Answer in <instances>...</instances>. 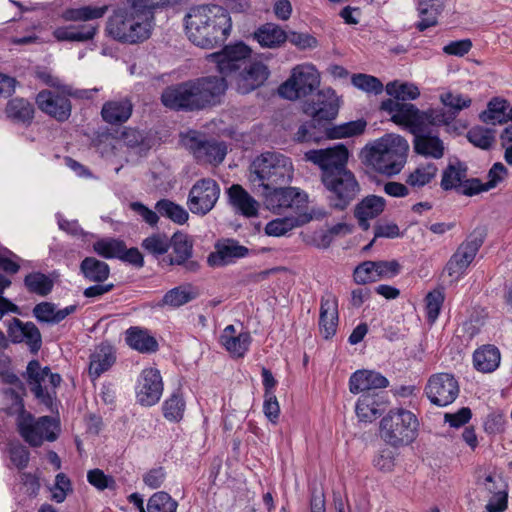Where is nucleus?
Returning <instances> with one entry per match:
<instances>
[{
  "instance_id": "f257e3e1",
  "label": "nucleus",
  "mask_w": 512,
  "mask_h": 512,
  "mask_svg": "<svg viewBox=\"0 0 512 512\" xmlns=\"http://www.w3.org/2000/svg\"><path fill=\"white\" fill-rule=\"evenodd\" d=\"M184 22L188 39L196 46L206 49L223 44L232 28L229 12L218 5L192 7Z\"/></svg>"
},
{
  "instance_id": "f03ea898",
  "label": "nucleus",
  "mask_w": 512,
  "mask_h": 512,
  "mask_svg": "<svg viewBox=\"0 0 512 512\" xmlns=\"http://www.w3.org/2000/svg\"><path fill=\"white\" fill-rule=\"evenodd\" d=\"M128 5L114 10L106 22L108 36L121 43L136 44L147 40L151 25L147 21L152 12L142 0H127Z\"/></svg>"
},
{
  "instance_id": "7ed1b4c3",
  "label": "nucleus",
  "mask_w": 512,
  "mask_h": 512,
  "mask_svg": "<svg viewBox=\"0 0 512 512\" xmlns=\"http://www.w3.org/2000/svg\"><path fill=\"white\" fill-rule=\"evenodd\" d=\"M409 150L407 140L397 134L380 138L366 153V164L375 171L392 176L404 167Z\"/></svg>"
},
{
  "instance_id": "20e7f679",
  "label": "nucleus",
  "mask_w": 512,
  "mask_h": 512,
  "mask_svg": "<svg viewBox=\"0 0 512 512\" xmlns=\"http://www.w3.org/2000/svg\"><path fill=\"white\" fill-rule=\"evenodd\" d=\"M109 6H82L66 9L62 18L65 21L76 22L77 24L58 27L53 31V36L58 41L87 42L92 40L98 31V24L90 21L102 18L108 11Z\"/></svg>"
},
{
  "instance_id": "39448f33",
  "label": "nucleus",
  "mask_w": 512,
  "mask_h": 512,
  "mask_svg": "<svg viewBox=\"0 0 512 512\" xmlns=\"http://www.w3.org/2000/svg\"><path fill=\"white\" fill-rule=\"evenodd\" d=\"M292 173L290 158L277 152H265L252 162L250 181L270 190L271 187L288 184Z\"/></svg>"
},
{
  "instance_id": "423d86ee",
  "label": "nucleus",
  "mask_w": 512,
  "mask_h": 512,
  "mask_svg": "<svg viewBox=\"0 0 512 512\" xmlns=\"http://www.w3.org/2000/svg\"><path fill=\"white\" fill-rule=\"evenodd\" d=\"M418 426V419L411 411L392 409L380 421V437L394 448L403 447L416 439Z\"/></svg>"
},
{
  "instance_id": "0eeeda50",
  "label": "nucleus",
  "mask_w": 512,
  "mask_h": 512,
  "mask_svg": "<svg viewBox=\"0 0 512 512\" xmlns=\"http://www.w3.org/2000/svg\"><path fill=\"white\" fill-rule=\"evenodd\" d=\"M20 412L16 419L17 431L23 440L31 447H40L44 441L54 442L61 433L60 420L58 417L41 416L35 418L30 412L24 409L22 399Z\"/></svg>"
},
{
  "instance_id": "6e6552de",
  "label": "nucleus",
  "mask_w": 512,
  "mask_h": 512,
  "mask_svg": "<svg viewBox=\"0 0 512 512\" xmlns=\"http://www.w3.org/2000/svg\"><path fill=\"white\" fill-rule=\"evenodd\" d=\"M26 380L38 403L51 413L58 414L56 388L62 381L60 374L52 373L47 366L41 367L38 360H31L26 368Z\"/></svg>"
},
{
  "instance_id": "1a4fd4ad",
  "label": "nucleus",
  "mask_w": 512,
  "mask_h": 512,
  "mask_svg": "<svg viewBox=\"0 0 512 512\" xmlns=\"http://www.w3.org/2000/svg\"><path fill=\"white\" fill-rule=\"evenodd\" d=\"M327 191V201L332 209L344 211L357 197L361 188L354 173L347 169L321 180Z\"/></svg>"
},
{
  "instance_id": "9d476101",
  "label": "nucleus",
  "mask_w": 512,
  "mask_h": 512,
  "mask_svg": "<svg viewBox=\"0 0 512 512\" xmlns=\"http://www.w3.org/2000/svg\"><path fill=\"white\" fill-rule=\"evenodd\" d=\"M320 85V75L310 64L298 65L292 69L290 77L280 85L279 95L288 100H296L310 95Z\"/></svg>"
},
{
  "instance_id": "9b49d317",
  "label": "nucleus",
  "mask_w": 512,
  "mask_h": 512,
  "mask_svg": "<svg viewBox=\"0 0 512 512\" xmlns=\"http://www.w3.org/2000/svg\"><path fill=\"white\" fill-rule=\"evenodd\" d=\"M304 158L320 168L322 180L348 169L349 151L344 144L339 143L324 149L309 150Z\"/></svg>"
},
{
  "instance_id": "f8f14e48",
  "label": "nucleus",
  "mask_w": 512,
  "mask_h": 512,
  "mask_svg": "<svg viewBox=\"0 0 512 512\" xmlns=\"http://www.w3.org/2000/svg\"><path fill=\"white\" fill-rule=\"evenodd\" d=\"M161 102L174 111H201L195 79L166 87L161 94Z\"/></svg>"
},
{
  "instance_id": "ddd939ff",
  "label": "nucleus",
  "mask_w": 512,
  "mask_h": 512,
  "mask_svg": "<svg viewBox=\"0 0 512 512\" xmlns=\"http://www.w3.org/2000/svg\"><path fill=\"white\" fill-rule=\"evenodd\" d=\"M302 109L317 121V125L328 128L339 113L340 100L332 88H325L319 90L311 100L305 101Z\"/></svg>"
},
{
  "instance_id": "4468645a",
  "label": "nucleus",
  "mask_w": 512,
  "mask_h": 512,
  "mask_svg": "<svg viewBox=\"0 0 512 512\" xmlns=\"http://www.w3.org/2000/svg\"><path fill=\"white\" fill-rule=\"evenodd\" d=\"M484 243L481 232L473 231L463 241L446 264L445 270L450 277L458 279L474 260L477 252Z\"/></svg>"
},
{
  "instance_id": "2eb2a0df",
  "label": "nucleus",
  "mask_w": 512,
  "mask_h": 512,
  "mask_svg": "<svg viewBox=\"0 0 512 512\" xmlns=\"http://www.w3.org/2000/svg\"><path fill=\"white\" fill-rule=\"evenodd\" d=\"M459 384L449 373H437L429 377L425 394L433 405L445 407L453 403L459 395Z\"/></svg>"
},
{
  "instance_id": "dca6fc26",
  "label": "nucleus",
  "mask_w": 512,
  "mask_h": 512,
  "mask_svg": "<svg viewBox=\"0 0 512 512\" xmlns=\"http://www.w3.org/2000/svg\"><path fill=\"white\" fill-rule=\"evenodd\" d=\"M220 187L213 179H200L190 189L187 205L193 214L206 215L215 206Z\"/></svg>"
},
{
  "instance_id": "f3484780",
  "label": "nucleus",
  "mask_w": 512,
  "mask_h": 512,
  "mask_svg": "<svg viewBox=\"0 0 512 512\" xmlns=\"http://www.w3.org/2000/svg\"><path fill=\"white\" fill-rule=\"evenodd\" d=\"M250 54L251 49L243 42H239L225 46L220 52L211 54V58L216 63L221 77L226 79L246 65Z\"/></svg>"
},
{
  "instance_id": "a211bd4d",
  "label": "nucleus",
  "mask_w": 512,
  "mask_h": 512,
  "mask_svg": "<svg viewBox=\"0 0 512 512\" xmlns=\"http://www.w3.org/2000/svg\"><path fill=\"white\" fill-rule=\"evenodd\" d=\"M380 110L391 115V121L395 124L409 127L413 133L422 131V111L414 104L399 102L388 98L381 102Z\"/></svg>"
},
{
  "instance_id": "6ab92c4d",
  "label": "nucleus",
  "mask_w": 512,
  "mask_h": 512,
  "mask_svg": "<svg viewBox=\"0 0 512 512\" xmlns=\"http://www.w3.org/2000/svg\"><path fill=\"white\" fill-rule=\"evenodd\" d=\"M186 146L199 163L220 164L227 153L224 142L208 140L204 136L193 135L187 138Z\"/></svg>"
},
{
  "instance_id": "aec40b11",
  "label": "nucleus",
  "mask_w": 512,
  "mask_h": 512,
  "mask_svg": "<svg viewBox=\"0 0 512 512\" xmlns=\"http://www.w3.org/2000/svg\"><path fill=\"white\" fill-rule=\"evenodd\" d=\"M171 240V248L173 255H167L163 258V263L173 266H183L188 272H196L199 270L200 265L198 261L192 260L193 255V242L189 236L180 231L175 232Z\"/></svg>"
},
{
  "instance_id": "412c9836",
  "label": "nucleus",
  "mask_w": 512,
  "mask_h": 512,
  "mask_svg": "<svg viewBox=\"0 0 512 512\" xmlns=\"http://www.w3.org/2000/svg\"><path fill=\"white\" fill-rule=\"evenodd\" d=\"M201 110L219 105L228 88L221 76H203L195 79Z\"/></svg>"
},
{
  "instance_id": "4be33fe9",
  "label": "nucleus",
  "mask_w": 512,
  "mask_h": 512,
  "mask_svg": "<svg viewBox=\"0 0 512 512\" xmlns=\"http://www.w3.org/2000/svg\"><path fill=\"white\" fill-rule=\"evenodd\" d=\"M163 392L162 377L158 369L146 368L139 377L136 387V397L143 406L156 404Z\"/></svg>"
},
{
  "instance_id": "5701e85b",
  "label": "nucleus",
  "mask_w": 512,
  "mask_h": 512,
  "mask_svg": "<svg viewBox=\"0 0 512 512\" xmlns=\"http://www.w3.org/2000/svg\"><path fill=\"white\" fill-rule=\"evenodd\" d=\"M248 255L249 249L246 246L240 245L233 238H225L215 243V251L209 254L207 263L211 267H223Z\"/></svg>"
},
{
  "instance_id": "b1692460",
  "label": "nucleus",
  "mask_w": 512,
  "mask_h": 512,
  "mask_svg": "<svg viewBox=\"0 0 512 512\" xmlns=\"http://www.w3.org/2000/svg\"><path fill=\"white\" fill-rule=\"evenodd\" d=\"M265 191L266 207L278 214L284 208L299 207L301 203L306 201V195L294 187H282L280 185Z\"/></svg>"
},
{
  "instance_id": "393cba45",
  "label": "nucleus",
  "mask_w": 512,
  "mask_h": 512,
  "mask_svg": "<svg viewBox=\"0 0 512 512\" xmlns=\"http://www.w3.org/2000/svg\"><path fill=\"white\" fill-rule=\"evenodd\" d=\"M38 108L59 122L68 120L71 115L72 105L70 100L60 94L49 90H42L36 96Z\"/></svg>"
},
{
  "instance_id": "a878e982",
  "label": "nucleus",
  "mask_w": 512,
  "mask_h": 512,
  "mask_svg": "<svg viewBox=\"0 0 512 512\" xmlns=\"http://www.w3.org/2000/svg\"><path fill=\"white\" fill-rule=\"evenodd\" d=\"M467 175V164L456 159L453 162H449V164L443 170L440 186L444 191L455 190L460 194L473 196L474 194L467 193L469 188L468 182L471 179L468 178Z\"/></svg>"
},
{
  "instance_id": "bb28decb",
  "label": "nucleus",
  "mask_w": 512,
  "mask_h": 512,
  "mask_svg": "<svg viewBox=\"0 0 512 512\" xmlns=\"http://www.w3.org/2000/svg\"><path fill=\"white\" fill-rule=\"evenodd\" d=\"M269 76V70L261 62H252L245 65L243 70L236 76L237 91L241 94H248L264 84Z\"/></svg>"
},
{
  "instance_id": "cd10ccee",
  "label": "nucleus",
  "mask_w": 512,
  "mask_h": 512,
  "mask_svg": "<svg viewBox=\"0 0 512 512\" xmlns=\"http://www.w3.org/2000/svg\"><path fill=\"white\" fill-rule=\"evenodd\" d=\"M388 385L389 381L385 376L369 370H358L349 380V389L353 394L376 393V389L386 388Z\"/></svg>"
},
{
  "instance_id": "c85d7f7f",
  "label": "nucleus",
  "mask_w": 512,
  "mask_h": 512,
  "mask_svg": "<svg viewBox=\"0 0 512 512\" xmlns=\"http://www.w3.org/2000/svg\"><path fill=\"white\" fill-rule=\"evenodd\" d=\"M386 200L377 195H368L358 202L354 208V217L359 227L367 231L370 228L369 220L378 217L385 209Z\"/></svg>"
},
{
  "instance_id": "c756f323",
  "label": "nucleus",
  "mask_w": 512,
  "mask_h": 512,
  "mask_svg": "<svg viewBox=\"0 0 512 512\" xmlns=\"http://www.w3.org/2000/svg\"><path fill=\"white\" fill-rule=\"evenodd\" d=\"M252 338L248 331L236 334L234 325H228L220 335V343L232 357L242 358L251 344Z\"/></svg>"
},
{
  "instance_id": "7c9ffc66",
  "label": "nucleus",
  "mask_w": 512,
  "mask_h": 512,
  "mask_svg": "<svg viewBox=\"0 0 512 512\" xmlns=\"http://www.w3.org/2000/svg\"><path fill=\"white\" fill-rule=\"evenodd\" d=\"M229 203L243 216H258L259 203L239 184H233L227 190Z\"/></svg>"
},
{
  "instance_id": "2f4dec72",
  "label": "nucleus",
  "mask_w": 512,
  "mask_h": 512,
  "mask_svg": "<svg viewBox=\"0 0 512 512\" xmlns=\"http://www.w3.org/2000/svg\"><path fill=\"white\" fill-rule=\"evenodd\" d=\"M4 112L11 122L28 127L34 119L35 108L28 100L15 97L7 102Z\"/></svg>"
},
{
  "instance_id": "473e14b6",
  "label": "nucleus",
  "mask_w": 512,
  "mask_h": 512,
  "mask_svg": "<svg viewBox=\"0 0 512 512\" xmlns=\"http://www.w3.org/2000/svg\"><path fill=\"white\" fill-rule=\"evenodd\" d=\"M116 355L109 344H100L90 355L89 375L94 380L108 371L115 363Z\"/></svg>"
},
{
  "instance_id": "72a5a7b5",
  "label": "nucleus",
  "mask_w": 512,
  "mask_h": 512,
  "mask_svg": "<svg viewBox=\"0 0 512 512\" xmlns=\"http://www.w3.org/2000/svg\"><path fill=\"white\" fill-rule=\"evenodd\" d=\"M338 325V304L334 297H322L319 327L325 339L335 335Z\"/></svg>"
},
{
  "instance_id": "f704fd0d",
  "label": "nucleus",
  "mask_w": 512,
  "mask_h": 512,
  "mask_svg": "<svg viewBox=\"0 0 512 512\" xmlns=\"http://www.w3.org/2000/svg\"><path fill=\"white\" fill-rule=\"evenodd\" d=\"M133 104L127 98L107 101L101 109L102 119L111 125H120L132 115Z\"/></svg>"
},
{
  "instance_id": "c9c22d12",
  "label": "nucleus",
  "mask_w": 512,
  "mask_h": 512,
  "mask_svg": "<svg viewBox=\"0 0 512 512\" xmlns=\"http://www.w3.org/2000/svg\"><path fill=\"white\" fill-rule=\"evenodd\" d=\"M414 134V151L422 156L440 159L444 155V145L440 138L430 133L416 131Z\"/></svg>"
},
{
  "instance_id": "e433bc0d",
  "label": "nucleus",
  "mask_w": 512,
  "mask_h": 512,
  "mask_svg": "<svg viewBox=\"0 0 512 512\" xmlns=\"http://www.w3.org/2000/svg\"><path fill=\"white\" fill-rule=\"evenodd\" d=\"M508 491L506 482H486V511L504 512L508 507Z\"/></svg>"
},
{
  "instance_id": "4c0bfd02",
  "label": "nucleus",
  "mask_w": 512,
  "mask_h": 512,
  "mask_svg": "<svg viewBox=\"0 0 512 512\" xmlns=\"http://www.w3.org/2000/svg\"><path fill=\"white\" fill-rule=\"evenodd\" d=\"M384 409V402L378 393L361 394L356 404V414L360 420L365 422L376 419Z\"/></svg>"
},
{
  "instance_id": "58836bf2",
  "label": "nucleus",
  "mask_w": 512,
  "mask_h": 512,
  "mask_svg": "<svg viewBox=\"0 0 512 512\" xmlns=\"http://www.w3.org/2000/svg\"><path fill=\"white\" fill-rule=\"evenodd\" d=\"M417 9L421 20L416 24V28L423 32L437 25L438 16L444 9V2L443 0H419Z\"/></svg>"
},
{
  "instance_id": "ea45409f",
  "label": "nucleus",
  "mask_w": 512,
  "mask_h": 512,
  "mask_svg": "<svg viewBox=\"0 0 512 512\" xmlns=\"http://www.w3.org/2000/svg\"><path fill=\"white\" fill-rule=\"evenodd\" d=\"M500 360L499 349L490 344L478 348L473 354L474 367L483 373L495 371L499 367Z\"/></svg>"
},
{
  "instance_id": "a19ab883",
  "label": "nucleus",
  "mask_w": 512,
  "mask_h": 512,
  "mask_svg": "<svg viewBox=\"0 0 512 512\" xmlns=\"http://www.w3.org/2000/svg\"><path fill=\"white\" fill-rule=\"evenodd\" d=\"M198 295L199 292L197 288L193 287L191 284L179 285L164 294L160 305L178 308L193 301Z\"/></svg>"
},
{
  "instance_id": "79ce46f5",
  "label": "nucleus",
  "mask_w": 512,
  "mask_h": 512,
  "mask_svg": "<svg viewBox=\"0 0 512 512\" xmlns=\"http://www.w3.org/2000/svg\"><path fill=\"white\" fill-rule=\"evenodd\" d=\"M254 38L262 47L276 48L287 40V33L274 23H266L255 31Z\"/></svg>"
},
{
  "instance_id": "37998d69",
  "label": "nucleus",
  "mask_w": 512,
  "mask_h": 512,
  "mask_svg": "<svg viewBox=\"0 0 512 512\" xmlns=\"http://www.w3.org/2000/svg\"><path fill=\"white\" fill-rule=\"evenodd\" d=\"M126 342L131 348L141 353H153L158 350L156 339L139 327H130L126 331Z\"/></svg>"
},
{
  "instance_id": "c03bdc74",
  "label": "nucleus",
  "mask_w": 512,
  "mask_h": 512,
  "mask_svg": "<svg viewBox=\"0 0 512 512\" xmlns=\"http://www.w3.org/2000/svg\"><path fill=\"white\" fill-rule=\"evenodd\" d=\"M80 272L90 282L102 283L109 278V265L95 257H86L80 263Z\"/></svg>"
},
{
  "instance_id": "a18cd8bd",
  "label": "nucleus",
  "mask_w": 512,
  "mask_h": 512,
  "mask_svg": "<svg viewBox=\"0 0 512 512\" xmlns=\"http://www.w3.org/2000/svg\"><path fill=\"white\" fill-rule=\"evenodd\" d=\"M507 173V168L501 162H496L488 172V182L482 183L478 178H471L468 182L469 188L467 193L479 194L481 192L488 191L496 187L497 184L503 180V175H506Z\"/></svg>"
},
{
  "instance_id": "49530a36",
  "label": "nucleus",
  "mask_w": 512,
  "mask_h": 512,
  "mask_svg": "<svg viewBox=\"0 0 512 512\" xmlns=\"http://www.w3.org/2000/svg\"><path fill=\"white\" fill-rule=\"evenodd\" d=\"M509 104L506 100L493 98L489 101L487 109L482 111L479 118L486 124H504L507 122V109Z\"/></svg>"
},
{
  "instance_id": "de8ad7c7",
  "label": "nucleus",
  "mask_w": 512,
  "mask_h": 512,
  "mask_svg": "<svg viewBox=\"0 0 512 512\" xmlns=\"http://www.w3.org/2000/svg\"><path fill=\"white\" fill-rule=\"evenodd\" d=\"M438 167L433 162L418 165L406 178V184L413 188H422L436 177Z\"/></svg>"
},
{
  "instance_id": "09e8293b",
  "label": "nucleus",
  "mask_w": 512,
  "mask_h": 512,
  "mask_svg": "<svg viewBox=\"0 0 512 512\" xmlns=\"http://www.w3.org/2000/svg\"><path fill=\"white\" fill-rule=\"evenodd\" d=\"M367 126L364 119L346 122L334 127L325 129V137L327 139H341L361 135Z\"/></svg>"
},
{
  "instance_id": "8fccbe9b",
  "label": "nucleus",
  "mask_w": 512,
  "mask_h": 512,
  "mask_svg": "<svg viewBox=\"0 0 512 512\" xmlns=\"http://www.w3.org/2000/svg\"><path fill=\"white\" fill-rule=\"evenodd\" d=\"M24 286L28 292L45 297L54 287L53 280L42 272H31L24 278Z\"/></svg>"
},
{
  "instance_id": "3c124183",
  "label": "nucleus",
  "mask_w": 512,
  "mask_h": 512,
  "mask_svg": "<svg viewBox=\"0 0 512 512\" xmlns=\"http://www.w3.org/2000/svg\"><path fill=\"white\" fill-rule=\"evenodd\" d=\"M155 210L160 216L179 225L185 224L189 219L188 212L181 205L169 199H160L157 201L155 204Z\"/></svg>"
},
{
  "instance_id": "603ef678",
  "label": "nucleus",
  "mask_w": 512,
  "mask_h": 512,
  "mask_svg": "<svg viewBox=\"0 0 512 512\" xmlns=\"http://www.w3.org/2000/svg\"><path fill=\"white\" fill-rule=\"evenodd\" d=\"M385 90L391 99L399 102L415 100L420 96L419 88L415 84L398 80L387 83Z\"/></svg>"
},
{
  "instance_id": "864d4df0",
  "label": "nucleus",
  "mask_w": 512,
  "mask_h": 512,
  "mask_svg": "<svg viewBox=\"0 0 512 512\" xmlns=\"http://www.w3.org/2000/svg\"><path fill=\"white\" fill-rule=\"evenodd\" d=\"M141 246L146 253L159 258L168 252L171 240L165 233H153L142 241Z\"/></svg>"
},
{
  "instance_id": "5fc2aeb1",
  "label": "nucleus",
  "mask_w": 512,
  "mask_h": 512,
  "mask_svg": "<svg viewBox=\"0 0 512 512\" xmlns=\"http://www.w3.org/2000/svg\"><path fill=\"white\" fill-rule=\"evenodd\" d=\"M495 130L483 126L472 127L467 132L468 141L482 150H489L495 143Z\"/></svg>"
},
{
  "instance_id": "6e6d98bb",
  "label": "nucleus",
  "mask_w": 512,
  "mask_h": 512,
  "mask_svg": "<svg viewBox=\"0 0 512 512\" xmlns=\"http://www.w3.org/2000/svg\"><path fill=\"white\" fill-rule=\"evenodd\" d=\"M124 243L123 240L116 238H103L93 244V250L105 259H119Z\"/></svg>"
},
{
  "instance_id": "4d7b16f0",
  "label": "nucleus",
  "mask_w": 512,
  "mask_h": 512,
  "mask_svg": "<svg viewBox=\"0 0 512 512\" xmlns=\"http://www.w3.org/2000/svg\"><path fill=\"white\" fill-rule=\"evenodd\" d=\"M305 220L299 217H283L271 220L265 226V233L269 236L279 237L285 235L293 228L301 226Z\"/></svg>"
},
{
  "instance_id": "13d9d810",
  "label": "nucleus",
  "mask_w": 512,
  "mask_h": 512,
  "mask_svg": "<svg viewBox=\"0 0 512 512\" xmlns=\"http://www.w3.org/2000/svg\"><path fill=\"white\" fill-rule=\"evenodd\" d=\"M163 415L171 422H179L184 415L185 401L182 396L175 392L163 403Z\"/></svg>"
},
{
  "instance_id": "bf43d9fd",
  "label": "nucleus",
  "mask_w": 512,
  "mask_h": 512,
  "mask_svg": "<svg viewBox=\"0 0 512 512\" xmlns=\"http://www.w3.org/2000/svg\"><path fill=\"white\" fill-rule=\"evenodd\" d=\"M325 129L323 126L317 125V121L313 118L303 123L295 133L294 139L297 142H317L325 135Z\"/></svg>"
},
{
  "instance_id": "052dcab7",
  "label": "nucleus",
  "mask_w": 512,
  "mask_h": 512,
  "mask_svg": "<svg viewBox=\"0 0 512 512\" xmlns=\"http://www.w3.org/2000/svg\"><path fill=\"white\" fill-rule=\"evenodd\" d=\"M441 103L447 107L448 111L454 118L458 116L460 111L470 107L472 100L468 96L462 94H454L452 92H445L440 95Z\"/></svg>"
},
{
  "instance_id": "680f3d73",
  "label": "nucleus",
  "mask_w": 512,
  "mask_h": 512,
  "mask_svg": "<svg viewBox=\"0 0 512 512\" xmlns=\"http://www.w3.org/2000/svg\"><path fill=\"white\" fill-rule=\"evenodd\" d=\"M178 504L166 492L153 494L147 503V512H176Z\"/></svg>"
},
{
  "instance_id": "e2e57ef3",
  "label": "nucleus",
  "mask_w": 512,
  "mask_h": 512,
  "mask_svg": "<svg viewBox=\"0 0 512 512\" xmlns=\"http://www.w3.org/2000/svg\"><path fill=\"white\" fill-rule=\"evenodd\" d=\"M351 81L356 88L366 93L378 95L381 94L384 90L383 83L380 81V79L372 75L363 73L354 74Z\"/></svg>"
},
{
  "instance_id": "0e129e2a",
  "label": "nucleus",
  "mask_w": 512,
  "mask_h": 512,
  "mask_svg": "<svg viewBox=\"0 0 512 512\" xmlns=\"http://www.w3.org/2000/svg\"><path fill=\"white\" fill-rule=\"evenodd\" d=\"M444 299V293L438 289L430 291L426 295V313L427 319L430 323H434L438 318Z\"/></svg>"
},
{
  "instance_id": "69168bd1",
  "label": "nucleus",
  "mask_w": 512,
  "mask_h": 512,
  "mask_svg": "<svg viewBox=\"0 0 512 512\" xmlns=\"http://www.w3.org/2000/svg\"><path fill=\"white\" fill-rule=\"evenodd\" d=\"M423 125L425 122L432 126H443L452 123L455 118L448 110L443 108H430L427 111L422 112Z\"/></svg>"
},
{
  "instance_id": "338daca9",
  "label": "nucleus",
  "mask_w": 512,
  "mask_h": 512,
  "mask_svg": "<svg viewBox=\"0 0 512 512\" xmlns=\"http://www.w3.org/2000/svg\"><path fill=\"white\" fill-rule=\"evenodd\" d=\"M353 278L354 281L360 285L377 282V274L374 272L373 261H364L356 266L353 272Z\"/></svg>"
},
{
  "instance_id": "774afa93",
  "label": "nucleus",
  "mask_w": 512,
  "mask_h": 512,
  "mask_svg": "<svg viewBox=\"0 0 512 512\" xmlns=\"http://www.w3.org/2000/svg\"><path fill=\"white\" fill-rule=\"evenodd\" d=\"M8 452L11 462L19 469H23L29 462V450L19 442H10Z\"/></svg>"
}]
</instances>
